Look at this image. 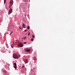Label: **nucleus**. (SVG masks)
Masks as SVG:
<instances>
[{
  "label": "nucleus",
  "mask_w": 75,
  "mask_h": 75,
  "mask_svg": "<svg viewBox=\"0 0 75 75\" xmlns=\"http://www.w3.org/2000/svg\"><path fill=\"white\" fill-rule=\"evenodd\" d=\"M13 65H14V66H13V67L15 69H16L17 68V64L16 63H14Z\"/></svg>",
  "instance_id": "obj_4"
},
{
  "label": "nucleus",
  "mask_w": 75,
  "mask_h": 75,
  "mask_svg": "<svg viewBox=\"0 0 75 75\" xmlns=\"http://www.w3.org/2000/svg\"><path fill=\"white\" fill-rule=\"evenodd\" d=\"M13 58L15 59H17V58H18V54H13Z\"/></svg>",
  "instance_id": "obj_1"
},
{
  "label": "nucleus",
  "mask_w": 75,
  "mask_h": 75,
  "mask_svg": "<svg viewBox=\"0 0 75 75\" xmlns=\"http://www.w3.org/2000/svg\"><path fill=\"white\" fill-rule=\"evenodd\" d=\"M22 26L23 27V28H25V24L23 23Z\"/></svg>",
  "instance_id": "obj_9"
},
{
  "label": "nucleus",
  "mask_w": 75,
  "mask_h": 75,
  "mask_svg": "<svg viewBox=\"0 0 75 75\" xmlns=\"http://www.w3.org/2000/svg\"><path fill=\"white\" fill-rule=\"evenodd\" d=\"M10 6V5L9 6V8H10V7H11V6Z\"/></svg>",
  "instance_id": "obj_21"
},
{
  "label": "nucleus",
  "mask_w": 75,
  "mask_h": 75,
  "mask_svg": "<svg viewBox=\"0 0 75 75\" xmlns=\"http://www.w3.org/2000/svg\"><path fill=\"white\" fill-rule=\"evenodd\" d=\"M23 44H22V43L18 45V46H19V47H23Z\"/></svg>",
  "instance_id": "obj_7"
},
{
  "label": "nucleus",
  "mask_w": 75,
  "mask_h": 75,
  "mask_svg": "<svg viewBox=\"0 0 75 75\" xmlns=\"http://www.w3.org/2000/svg\"><path fill=\"white\" fill-rule=\"evenodd\" d=\"M25 3H28V0H25Z\"/></svg>",
  "instance_id": "obj_12"
},
{
  "label": "nucleus",
  "mask_w": 75,
  "mask_h": 75,
  "mask_svg": "<svg viewBox=\"0 0 75 75\" xmlns=\"http://www.w3.org/2000/svg\"><path fill=\"white\" fill-rule=\"evenodd\" d=\"M30 51L31 50L29 49L25 48V52H30Z\"/></svg>",
  "instance_id": "obj_2"
},
{
  "label": "nucleus",
  "mask_w": 75,
  "mask_h": 75,
  "mask_svg": "<svg viewBox=\"0 0 75 75\" xmlns=\"http://www.w3.org/2000/svg\"><path fill=\"white\" fill-rule=\"evenodd\" d=\"M12 13V9H11V8H10V9L8 11V13L9 14H10V13Z\"/></svg>",
  "instance_id": "obj_6"
},
{
  "label": "nucleus",
  "mask_w": 75,
  "mask_h": 75,
  "mask_svg": "<svg viewBox=\"0 0 75 75\" xmlns=\"http://www.w3.org/2000/svg\"><path fill=\"white\" fill-rule=\"evenodd\" d=\"M25 67V66H22L21 67V68H23V67Z\"/></svg>",
  "instance_id": "obj_18"
},
{
  "label": "nucleus",
  "mask_w": 75,
  "mask_h": 75,
  "mask_svg": "<svg viewBox=\"0 0 75 75\" xmlns=\"http://www.w3.org/2000/svg\"><path fill=\"white\" fill-rule=\"evenodd\" d=\"M13 33V32L12 31L11 32L10 34H11Z\"/></svg>",
  "instance_id": "obj_17"
},
{
  "label": "nucleus",
  "mask_w": 75,
  "mask_h": 75,
  "mask_svg": "<svg viewBox=\"0 0 75 75\" xmlns=\"http://www.w3.org/2000/svg\"><path fill=\"white\" fill-rule=\"evenodd\" d=\"M31 41H33V40H34V39L32 38L31 39Z\"/></svg>",
  "instance_id": "obj_16"
},
{
  "label": "nucleus",
  "mask_w": 75,
  "mask_h": 75,
  "mask_svg": "<svg viewBox=\"0 0 75 75\" xmlns=\"http://www.w3.org/2000/svg\"><path fill=\"white\" fill-rule=\"evenodd\" d=\"M4 4H5V3H6V0H4Z\"/></svg>",
  "instance_id": "obj_15"
},
{
  "label": "nucleus",
  "mask_w": 75,
  "mask_h": 75,
  "mask_svg": "<svg viewBox=\"0 0 75 75\" xmlns=\"http://www.w3.org/2000/svg\"><path fill=\"white\" fill-rule=\"evenodd\" d=\"M2 71L3 73H6V72H7L6 70L4 69H2Z\"/></svg>",
  "instance_id": "obj_5"
},
{
  "label": "nucleus",
  "mask_w": 75,
  "mask_h": 75,
  "mask_svg": "<svg viewBox=\"0 0 75 75\" xmlns=\"http://www.w3.org/2000/svg\"><path fill=\"white\" fill-rule=\"evenodd\" d=\"M26 43H27L26 42H23V44H26Z\"/></svg>",
  "instance_id": "obj_22"
},
{
  "label": "nucleus",
  "mask_w": 75,
  "mask_h": 75,
  "mask_svg": "<svg viewBox=\"0 0 75 75\" xmlns=\"http://www.w3.org/2000/svg\"><path fill=\"white\" fill-rule=\"evenodd\" d=\"M25 4H27V3H26Z\"/></svg>",
  "instance_id": "obj_26"
},
{
  "label": "nucleus",
  "mask_w": 75,
  "mask_h": 75,
  "mask_svg": "<svg viewBox=\"0 0 75 75\" xmlns=\"http://www.w3.org/2000/svg\"><path fill=\"white\" fill-rule=\"evenodd\" d=\"M11 46L12 48H14V45L13 44H12L11 45Z\"/></svg>",
  "instance_id": "obj_10"
},
{
  "label": "nucleus",
  "mask_w": 75,
  "mask_h": 75,
  "mask_svg": "<svg viewBox=\"0 0 75 75\" xmlns=\"http://www.w3.org/2000/svg\"><path fill=\"white\" fill-rule=\"evenodd\" d=\"M33 59H34L35 60H36V57H33Z\"/></svg>",
  "instance_id": "obj_11"
},
{
  "label": "nucleus",
  "mask_w": 75,
  "mask_h": 75,
  "mask_svg": "<svg viewBox=\"0 0 75 75\" xmlns=\"http://www.w3.org/2000/svg\"><path fill=\"white\" fill-rule=\"evenodd\" d=\"M26 37H24L23 38L24 40H25L26 39Z\"/></svg>",
  "instance_id": "obj_13"
},
{
  "label": "nucleus",
  "mask_w": 75,
  "mask_h": 75,
  "mask_svg": "<svg viewBox=\"0 0 75 75\" xmlns=\"http://www.w3.org/2000/svg\"><path fill=\"white\" fill-rule=\"evenodd\" d=\"M19 29H21V27H19Z\"/></svg>",
  "instance_id": "obj_23"
},
{
  "label": "nucleus",
  "mask_w": 75,
  "mask_h": 75,
  "mask_svg": "<svg viewBox=\"0 0 75 75\" xmlns=\"http://www.w3.org/2000/svg\"><path fill=\"white\" fill-rule=\"evenodd\" d=\"M19 57H20V55H19Z\"/></svg>",
  "instance_id": "obj_25"
},
{
  "label": "nucleus",
  "mask_w": 75,
  "mask_h": 75,
  "mask_svg": "<svg viewBox=\"0 0 75 75\" xmlns=\"http://www.w3.org/2000/svg\"><path fill=\"white\" fill-rule=\"evenodd\" d=\"M28 59H26L25 60V63L26 64L27 63H28Z\"/></svg>",
  "instance_id": "obj_8"
},
{
  "label": "nucleus",
  "mask_w": 75,
  "mask_h": 75,
  "mask_svg": "<svg viewBox=\"0 0 75 75\" xmlns=\"http://www.w3.org/2000/svg\"><path fill=\"white\" fill-rule=\"evenodd\" d=\"M27 31V30H25V32Z\"/></svg>",
  "instance_id": "obj_24"
},
{
  "label": "nucleus",
  "mask_w": 75,
  "mask_h": 75,
  "mask_svg": "<svg viewBox=\"0 0 75 75\" xmlns=\"http://www.w3.org/2000/svg\"><path fill=\"white\" fill-rule=\"evenodd\" d=\"M13 0H11L10 2V6H13Z\"/></svg>",
  "instance_id": "obj_3"
},
{
  "label": "nucleus",
  "mask_w": 75,
  "mask_h": 75,
  "mask_svg": "<svg viewBox=\"0 0 75 75\" xmlns=\"http://www.w3.org/2000/svg\"><path fill=\"white\" fill-rule=\"evenodd\" d=\"M32 37H33V38H34V37H35V36L34 35H33Z\"/></svg>",
  "instance_id": "obj_19"
},
{
  "label": "nucleus",
  "mask_w": 75,
  "mask_h": 75,
  "mask_svg": "<svg viewBox=\"0 0 75 75\" xmlns=\"http://www.w3.org/2000/svg\"><path fill=\"white\" fill-rule=\"evenodd\" d=\"M27 29H28V30H29V29H30V26H28Z\"/></svg>",
  "instance_id": "obj_14"
},
{
  "label": "nucleus",
  "mask_w": 75,
  "mask_h": 75,
  "mask_svg": "<svg viewBox=\"0 0 75 75\" xmlns=\"http://www.w3.org/2000/svg\"><path fill=\"white\" fill-rule=\"evenodd\" d=\"M30 35V33H29L28 34V35L29 36Z\"/></svg>",
  "instance_id": "obj_20"
}]
</instances>
